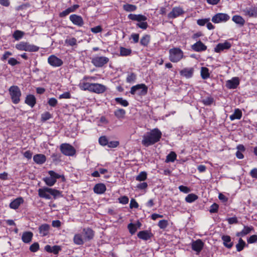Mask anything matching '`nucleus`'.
Listing matches in <instances>:
<instances>
[{"mask_svg":"<svg viewBox=\"0 0 257 257\" xmlns=\"http://www.w3.org/2000/svg\"><path fill=\"white\" fill-rule=\"evenodd\" d=\"M44 249L49 253H53L54 254H57L61 250V248L59 245H54L51 246L50 245H46L44 247Z\"/></svg>","mask_w":257,"mask_h":257,"instance_id":"4be33fe9","label":"nucleus"},{"mask_svg":"<svg viewBox=\"0 0 257 257\" xmlns=\"http://www.w3.org/2000/svg\"><path fill=\"white\" fill-rule=\"evenodd\" d=\"M223 240V244L224 246L228 248H231L233 245V242L231 241V237L227 235H223L221 237Z\"/></svg>","mask_w":257,"mask_h":257,"instance_id":"a878e982","label":"nucleus"},{"mask_svg":"<svg viewBox=\"0 0 257 257\" xmlns=\"http://www.w3.org/2000/svg\"><path fill=\"white\" fill-rule=\"evenodd\" d=\"M58 103L57 100L55 98H49L48 101V103L51 106H55Z\"/></svg>","mask_w":257,"mask_h":257,"instance_id":"e2e57ef3","label":"nucleus"},{"mask_svg":"<svg viewBox=\"0 0 257 257\" xmlns=\"http://www.w3.org/2000/svg\"><path fill=\"white\" fill-rule=\"evenodd\" d=\"M109 61L108 58L105 56H96L92 58L91 62L96 67H102Z\"/></svg>","mask_w":257,"mask_h":257,"instance_id":"9d476101","label":"nucleus"},{"mask_svg":"<svg viewBox=\"0 0 257 257\" xmlns=\"http://www.w3.org/2000/svg\"><path fill=\"white\" fill-rule=\"evenodd\" d=\"M39 196L41 198L46 199H50L51 195H52L54 198L60 196L61 192L60 191L48 187H44L38 190Z\"/></svg>","mask_w":257,"mask_h":257,"instance_id":"f03ea898","label":"nucleus"},{"mask_svg":"<svg viewBox=\"0 0 257 257\" xmlns=\"http://www.w3.org/2000/svg\"><path fill=\"white\" fill-rule=\"evenodd\" d=\"M137 79V75L134 73H130L127 74L126 78V81L127 83L134 82Z\"/></svg>","mask_w":257,"mask_h":257,"instance_id":"de8ad7c7","label":"nucleus"},{"mask_svg":"<svg viewBox=\"0 0 257 257\" xmlns=\"http://www.w3.org/2000/svg\"><path fill=\"white\" fill-rule=\"evenodd\" d=\"M239 84V81L238 77H233L230 80L226 81V86L228 89H235Z\"/></svg>","mask_w":257,"mask_h":257,"instance_id":"6ab92c4d","label":"nucleus"},{"mask_svg":"<svg viewBox=\"0 0 257 257\" xmlns=\"http://www.w3.org/2000/svg\"><path fill=\"white\" fill-rule=\"evenodd\" d=\"M24 202V199L22 197H18L13 201H12L10 204V207L13 209H18L20 205Z\"/></svg>","mask_w":257,"mask_h":257,"instance_id":"b1692460","label":"nucleus"},{"mask_svg":"<svg viewBox=\"0 0 257 257\" xmlns=\"http://www.w3.org/2000/svg\"><path fill=\"white\" fill-rule=\"evenodd\" d=\"M99 143L100 145L105 146L108 144V140L105 136H102L99 138Z\"/></svg>","mask_w":257,"mask_h":257,"instance_id":"6e6d98bb","label":"nucleus"},{"mask_svg":"<svg viewBox=\"0 0 257 257\" xmlns=\"http://www.w3.org/2000/svg\"><path fill=\"white\" fill-rule=\"evenodd\" d=\"M151 41V36L149 35H144L141 39L140 44L144 47H147Z\"/></svg>","mask_w":257,"mask_h":257,"instance_id":"c9c22d12","label":"nucleus"},{"mask_svg":"<svg viewBox=\"0 0 257 257\" xmlns=\"http://www.w3.org/2000/svg\"><path fill=\"white\" fill-rule=\"evenodd\" d=\"M218 209V205L216 203H213L211 206L209 211L210 213L217 212Z\"/></svg>","mask_w":257,"mask_h":257,"instance_id":"774afa93","label":"nucleus"},{"mask_svg":"<svg viewBox=\"0 0 257 257\" xmlns=\"http://www.w3.org/2000/svg\"><path fill=\"white\" fill-rule=\"evenodd\" d=\"M248 243H253L257 241V235H252L247 239Z\"/></svg>","mask_w":257,"mask_h":257,"instance_id":"680f3d73","label":"nucleus"},{"mask_svg":"<svg viewBox=\"0 0 257 257\" xmlns=\"http://www.w3.org/2000/svg\"><path fill=\"white\" fill-rule=\"evenodd\" d=\"M65 43L67 46H74L77 45V40L74 37L67 38L65 40Z\"/></svg>","mask_w":257,"mask_h":257,"instance_id":"79ce46f5","label":"nucleus"},{"mask_svg":"<svg viewBox=\"0 0 257 257\" xmlns=\"http://www.w3.org/2000/svg\"><path fill=\"white\" fill-rule=\"evenodd\" d=\"M132 50L131 49L121 47L120 48V55L121 56H128L131 55Z\"/></svg>","mask_w":257,"mask_h":257,"instance_id":"58836bf2","label":"nucleus"},{"mask_svg":"<svg viewBox=\"0 0 257 257\" xmlns=\"http://www.w3.org/2000/svg\"><path fill=\"white\" fill-rule=\"evenodd\" d=\"M162 135L161 132L158 128H154L144 135L142 144L146 147L153 145L160 141Z\"/></svg>","mask_w":257,"mask_h":257,"instance_id":"f257e3e1","label":"nucleus"},{"mask_svg":"<svg viewBox=\"0 0 257 257\" xmlns=\"http://www.w3.org/2000/svg\"><path fill=\"white\" fill-rule=\"evenodd\" d=\"M231 46V44L226 41L224 43L218 44L214 48V51L216 53H220L224 50L229 49Z\"/></svg>","mask_w":257,"mask_h":257,"instance_id":"f3484780","label":"nucleus"},{"mask_svg":"<svg viewBox=\"0 0 257 257\" xmlns=\"http://www.w3.org/2000/svg\"><path fill=\"white\" fill-rule=\"evenodd\" d=\"M246 245L245 242L241 238L239 239L238 243L236 244V250L241 251Z\"/></svg>","mask_w":257,"mask_h":257,"instance_id":"a19ab883","label":"nucleus"},{"mask_svg":"<svg viewBox=\"0 0 257 257\" xmlns=\"http://www.w3.org/2000/svg\"><path fill=\"white\" fill-rule=\"evenodd\" d=\"M90 30L91 32L96 34L101 32L102 31V29L100 26H97L96 27L91 28Z\"/></svg>","mask_w":257,"mask_h":257,"instance_id":"338daca9","label":"nucleus"},{"mask_svg":"<svg viewBox=\"0 0 257 257\" xmlns=\"http://www.w3.org/2000/svg\"><path fill=\"white\" fill-rule=\"evenodd\" d=\"M106 90V87L100 83H92V87L91 92H93L96 93H102L104 92Z\"/></svg>","mask_w":257,"mask_h":257,"instance_id":"4468645a","label":"nucleus"},{"mask_svg":"<svg viewBox=\"0 0 257 257\" xmlns=\"http://www.w3.org/2000/svg\"><path fill=\"white\" fill-rule=\"evenodd\" d=\"M214 99L211 97H207L202 99V102L205 105H210L213 102Z\"/></svg>","mask_w":257,"mask_h":257,"instance_id":"864d4df0","label":"nucleus"},{"mask_svg":"<svg viewBox=\"0 0 257 257\" xmlns=\"http://www.w3.org/2000/svg\"><path fill=\"white\" fill-rule=\"evenodd\" d=\"M25 35V33L20 30H16L15 31L13 34V37L15 39V40L18 41L22 39Z\"/></svg>","mask_w":257,"mask_h":257,"instance_id":"ea45409f","label":"nucleus"},{"mask_svg":"<svg viewBox=\"0 0 257 257\" xmlns=\"http://www.w3.org/2000/svg\"><path fill=\"white\" fill-rule=\"evenodd\" d=\"M69 19L74 25L79 27H81L84 24L83 19L80 16L75 14L71 15L69 17Z\"/></svg>","mask_w":257,"mask_h":257,"instance_id":"dca6fc26","label":"nucleus"},{"mask_svg":"<svg viewBox=\"0 0 257 257\" xmlns=\"http://www.w3.org/2000/svg\"><path fill=\"white\" fill-rule=\"evenodd\" d=\"M254 230V228L252 226H244L243 229L241 230L244 236L250 233L252 231Z\"/></svg>","mask_w":257,"mask_h":257,"instance_id":"3c124183","label":"nucleus"},{"mask_svg":"<svg viewBox=\"0 0 257 257\" xmlns=\"http://www.w3.org/2000/svg\"><path fill=\"white\" fill-rule=\"evenodd\" d=\"M106 190V187L104 184L102 183H99L96 184L94 188L93 191L94 193L98 194L103 193Z\"/></svg>","mask_w":257,"mask_h":257,"instance_id":"7c9ffc66","label":"nucleus"},{"mask_svg":"<svg viewBox=\"0 0 257 257\" xmlns=\"http://www.w3.org/2000/svg\"><path fill=\"white\" fill-rule=\"evenodd\" d=\"M79 87L81 90H88L91 92L92 83L86 82H81L79 84Z\"/></svg>","mask_w":257,"mask_h":257,"instance_id":"e433bc0d","label":"nucleus"},{"mask_svg":"<svg viewBox=\"0 0 257 257\" xmlns=\"http://www.w3.org/2000/svg\"><path fill=\"white\" fill-rule=\"evenodd\" d=\"M232 20L235 24L238 25L240 27L243 26L245 24V20L241 16L239 15L233 16L232 17Z\"/></svg>","mask_w":257,"mask_h":257,"instance_id":"f704fd0d","label":"nucleus"},{"mask_svg":"<svg viewBox=\"0 0 257 257\" xmlns=\"http://www.w3.org/2000/svg\"><path fill=\"white\" fill-rule=\"evenodd\" d=\"M169 60L173 63L179 62L184 57L183 51L177 47L170 49L169 51Z\"/></svg>","mask_w":257,"mask_h":257,"instance_id":"39448f33","label":"nucleus"},{"mask_svg":"<svg viewBox=\"0 0 257 257\" xmlns=\"http://www.w3.org/2000/svg\"><path fill=\"white\" fill-rule=\"evenodd\" d=\"M84 233V238L86 241H89L92 239L94 236V232L90 228H85L83 229Z\"/></svg>","mask_w":257,"mask_h":257,"instance_id":"393cba45","label":"nucleus"},{"mask_svg":"<svg viewBox=\"0 0 257 257\" xmlns=\"http://www.w3.org/2000/svg\"><path fill=\"white\" fill-rule=\"evenodd\" d=\"M39 249V244L38 242H35L33 243L30 247V250L31 251L35 252L37 251Z\"/></svg>","mask_w":257,"mask_h":257,"instance_id":"4d7b16f0","label":"nucleus"},{"mask_svg":"<svg viewBox=\"0 0 257 257\" xmlns=\"http://www.w3.org/2000/svg\"><path fill=\"white\" fill-rule=\"evenodd\" d=\"M9 91L12 102L14 104L19 103L21 96V91L19 87L17 86L13 85L10 87Z\"/></svg>","mask_w":257,"mask_h":257,"instance_id":"6e6552de","label":"nucleus"},{"mask_svg":"<svg viewBox=\"0 0 257 257\" xmlns=\"http://www.w3.org/2000/svg\"><path fill=\"white\" fill-rule=\"evenodd\" d=\"M33 160L38 164H43L46 162V158L44 155L39 154L33 157Z\"/></svg>","mask_w":257,"mask_h":257,"instance_id":"c756f323","label":"nucleus"},{"mask_svg":"<svg viewBox=\"0 0 257 257\" xmlns=\"http://www.w3.org/2000/svg\"><path fill=\"white\" fill-rule=\"evenodd\" d=\"M201 76L203 79H206L210 76L209 70L206 67H202L201 69Z\"/></svg>","mask_w":257,"mask_h":257,"instance_id":"c03bdc74","label":"nucleus"},{"mask_svg":"<svg viewBox=\"0 0 257 257\" xmlns=\"http://www.w3.org/2000/svg\"><path fill=\"white\" fill-rule=\"evenodd\" d=\"M51 117V114L49 112H46L41 115V119L43 121H46Z\"/></svg>","mask_w":257,"mask_h":257,"instance_id":"052dcab7","label":"nucleus"},{"mask_svg":"<svg viewBox=\"0 0 257 257\" xmlns=\"http://www.w3.org/2000/svg\"><path fill=\"white\" fill-rule=\"evenodd\" d=\"M130 207L131 208H138L139 207V204L135 199H131L130 204Z\"/></svg>","mask_w":257,"mask_h":257,"instance_id":"69168bd1","label":"nucleus"},{"mask_svg":"<svg viewBox=\"0 0 257 257\" xmlns=\"http://www.w3.org/2000/svg\"><path fill=\"white\" fill-rule=\"evenodd\" d=\"M129 201L128 198L126 196H123L118 198L119 203L122 204H126Z\"/></svg>","mask_w":257,"mask_h":257,"instance_id":"13d9d810","label":"nucleus"},{"mask_svg":"<svg viewBox=\"0 0 257 257\" xmlns=\"http://www.w3.org/2000/svg\"><path fill=\"white\" fill-rule=\"evenodd\" d=\"M114 114L117 118H121L124 116V115L125 114V111L123 109L119 108V109H116L114 112Z\"/></svg>","mask_w":257,"mask_h":257,"instance_id":"49530a36","label":"nucleus"},{"mask_svg":"<svg viewBox=\"0 0 257 257\" xmlns=\"http://www.w3.org/2000/svg\"><path fill=\"white\" fill-rule=\"evenodd\" d=\"M79 8L78 5H74L73 6L69 7L63 11L60 14V16L64 17L69 14L70 13L74 12L77 9Z\"/></svg>","mask_w":257,"mask_h":257,"instance_id":"bb28decb","label":"nucleus"},{"mask_svg":"<svg viewBox=\"0 0 257 257\" xmlns=\"http://www.w3.org/2000/svg\"><path fill=\"white\" fill-rule=\"evenodd\" d=\"M230 18V17L226 14L218 13L212 18V21L214 23H219L225 22Z\"/></svg>","mask_w":257,"mask_h":257,"instance_id":"9b49d317","label":"nucleus"},{"mask_svg":"<svg viewBox=\"0 0 257 257\" xmlns=\"http://www.w3.org/2000/svg\"><path fill=\"white\" fill-rule=\"evenodd\" d=\"M158 226L161 229H164L168 225V222L167 220H161L158 222Z\"/></svg>","mask_w":257,"mask_h":257,"instance_id":"5fc2aeb1","label":"nucleus"},{"mask_svg":"<svg viewBox=\"0 0 257 257\" xmlns=\"http://www.w3.org/2000/svg\"><path fill=\"white\" fill-rule=\"evenodd\" d=\"M204 243L201 239H197L193 241L192 243V248L193 250L199 253L202 249Z\"/></svg>","mask_w":257,"mask_h":257,"instance_id":"aec40b11","label":"nucleus"},{"mask_svg":"<svg viewBox=\"0 0 257 257\" xmlns=\"http://www.w3.org/2000/svg\"><path fill=\"white\" fill-rule=\"evenodd\" d=\"M25 102L31 107H33L36 103V99L34 95L29 94L26 96Z\"/></svg>","mask_w":257,"mask_h":257,"instance_id":"c85d7f7f","label":"nucleus"},{"mask_svg":"<svg viewBox=\"0 0 257 257\" xmlns=\"http://www.w3.org/2000/svg\"><path fill=\"white\" fill-rule=\"evenodd\" d=\"M33 236V234L32 232H24L22 235V239L24 242L28 243L31 241Z\"/></svg>","mask_w":257,"mask_h":257,"instance_id":"473e14b6","label":"nucleus"},{"mask_svg":"<svg viewBox=\"0 0 257 257\" xmlns=\"http://www.w3.org/2000/svg\"><path fill=\"white\" fill-rule=\"evenodd\" d=\"M128 18L132 21H136L139 23L137 24V26L143 30H146L148 26L146 22L147 18L143 15L130 14L128 15Z\"/></svg>","mask_w":257,"mask_h":257,"instance_id":"7ed1b4c3","label":"nucleus"},{"mask_svg":"<svg viewBox=\"0 0 257 257\" xmlns=\"http://www.w3.org/2000/svg\"><path fill=\"white\" fill-rule=\"evenodd\" d=\"M73 241L75 244L80 245L83 244L85 240L81 234L77 233L74 236Z\"/></svg>","mask_w":257,"mask_h":257,"instance_id":"2f4dec72","label":"nucleus"},{"mask_svg":"<svg viewBox=\"0 0 257 257\" xmlns=\"http://www.w3.org/2000/svg\"><path fill=\"white\" fill-rule=\"evenodd\" d=\"M48 63L51 66L58 67L63 65V61L54 55H50L48 58Z\"/></svg>","mask_w":257,"mask_h":257,"instance_id":"f8f14e48","label":"nucleus"},{"mask_svg":"<svg viewBox=\"0 0 257 257\" xmlns=\"http://www.w3.org/2000/svg\"><path fill=\"white\" fill-rule=\"evenodd\" d=\"M148 87L145 84H138L132 86L130 91L133 95H137L142 96L146 95L148 93Z\"/></svg>","mask_w":257,"mask_h":257,"instance_id":"0eeeda50","label":"nucleus"},{"mask_svg":"<svg viewBox=\"0 0 257 257\" xmlns=\"http://www.w3.org/2000/svg\"><path fill=\"white\" fill-rule=\"evenodd\" d=\"M50 229V226L48 224H43L39 227V233L42 236L48 234Z\"/></svg>","mask_w":257,"mask_h":257,"instance_id":"cd10ccee","label":"nucleus"},{"mask_svg":"<svg viewBox=\"0 0 257 257\" xmlns=\"http://www.w3.org/2000/svg\"><path fill=\"white\" fill-rule=\"evenodd\" d=\"M179 189L181 192L185 193H188L190 192L191 190L187 186L181 185L179 187Z\"/></svg>","mask_w":257,"mask_h":257,"instance_id":"0e129e2a","label":"nucleus"},{"mask_svg":"<svg viewBox=\"0 0 257 257\" xmlns=\"http://www.w3.org/2000/svg\"><path fill=\"white\" fill-rule=\"evenodd\" d=\"M147 178V174L145 171L141 172L136 177V180L138 181H144L146 180Z\"/></svg>","mask_w":257,"mask_h":257,"instance_id":"09e8293b","label":"nucleus"},{"mask_svg":"<svg viewBox=\"0 0 257 257\" xmlns=\"http://www.w3.org/2000/svg\"><path fill=\"white\" fill-rule=\"evenodd\" d=\"M243 14L250 18L257 17V7H251L242 10Z\"/></svg>","mask_w":257,"mask_h":257,"instance_id":"ddd939ff","label":"nucleus"},{"mask_svg":"<svg viewBox=\"0 0 257 257\" xmlns=\"http://www.w3.org/2000/svg\"><path fill=\"white\" fill-rule=\"evenodd\" d=\"M48 173L49 175V176L44 178L43 181L48 186H53L56 182L57 179L61 178L63 181H64L65 180L64 175L56 173L54 171H49Z\"/></svg>","mask_w":257,"mask_h":257,"instance_id":"20e7f679","label":"nucleus"},{"mask_svg":"<svg viewBox=\"0 0 257 257\" xmlns=\"http://www.w3.org/2000/svg\"><path fill=\"white\" fill-rule=\"evenodd\" d=\"M15 48L19 51H25L31 52H37L39 47L36 45L30 44L29 42L22 41L17 44Z\"/></svg>","mask_w":257,"mask_h":257,"instance_id":"423d86ee","label":"nucleus"},{"mask_svg":"<svg viewBox=\"0 0 257 257\" xmlns=\"http://www.w3.org/2000/svg\"><path fill=\"white\" fill-rule=\"evenodd\" d=\"M131 39L133 40V43H137L139 41V34L137 33H133L131 35Z\"/></svg>","mask_w":257,"mask_h":257,"instance_id":"bf43d9fd","label":"nucleus"},{"mask_svg":"<svg viewBox=\"0 0 257 257\" xmlns=\"http://www.w3.org/2000/svg\"><path fill=\"white\" fill-rule=\"evenodd\" d=\"M115 101L120 104L121 105L124 106V107H126L128 105L129 103L128 102V101L125 100V99H123L121 97H116L115 98Z\"/></svg>","mask_w":257,"mask_h":257,"instance_id":"8fccbe9b","label":"nucleus"},{"mask_svg":"<svg viewBox=\"0 0 257 257\" xmlns=\"http://www.w3.org/2000/svg\"><path fill=\"white\" fill-rule=\"evenodd\" d=\"M177 155L174 152H171L170 154H169L166 157V162H174L176 159Z\"/></svg>","mask_w":257,"mask_h":257,"instance_id":"37998d69","label":"nucleus"},{"mask_svg":"<svg viewBox=\"0 0 257 257\" xmlns=\"http://www.w3.org/2000/svg\"><path fill=\"white\" fill-rule=\"evenodd\" d=\"M127 228L131 234H135L137 230V227L136 226V225L132 223L128 224Z\"/></svg>","mask_w":257,"mask_h":257,"instance_id":"603ef678","label":"nucleus"},{"mask_svg":"<svg viewBox=\"0 0 257 257\" xmlns=\"http://www.w3.org/2000/svg\"><path fill=\"white\" fill-rule=\"evenodd\" d=\"M153 236V234L148 230L141 231L138 233V237L144 240L150 239Z\"/></svg>","mask_w":257,"mask_h":257,"instance_id":"412c9836","label":"nucleus"},{"mask_svg":"<svg viewBox=\"0 0 257 257\" xmlns=\"http://www.w3.org/2000/svg\"><path fill=\"white\" fill-rule=\"evenodd\" d=\"M192 49L197 52L204 51L207 49V46L201 41H198L191 46Z\"/></svg>","mask_w":257,"mask_h":257,"instance_id":"a211bd4d","label":"nucleus"},{"mask_svg":"<svg viewBox=\"0 0 257 257\" xmlns=\"http://www.w3.org/2000/svg\"><path fill=\"white\" fill-rule=\"evenodd\" d=\"M193 72L194 69L193 68H185L180 71V74L186 78H189L193 76Z\"/></svg>","mask_w":257,"mask_h":257,"instance_id":"5701e85b","label":"nucleus"},{"mask_svg":"<svg viewBox=\"0 0 257 257\" xmlns=\"http://www.w3.org/2000/svg\"><path fill=\"white\" fill-rule=\"evenodd\" d=\"M123 9L126 12H132L135 11L137 10V7L135 5L126 4L123 5Z\"/></svg>","mask_w":257,"mask_h":257,"instance_id":"4c0bfd02","label":"nucleus"},{"mask_svg":"<svg viewBox=\"0 0 257 257\" xmlns=\"http://www.w3.org/2000/svg\"><path fill=\"white\" fill-rule=\"evenodd\" d=\"M242 115V111L239 108H235L232 114L230 115L229 118L231 120L234 119H240Z\"/></svg>","mask_w":257,"mask_h":257,"instance_id":"72a5a7b5","label":"nucleus"},{"mask_svg":"<svg viewBox=\"0 0 257 257\" xmlns=\"http://www.w3.org/2000/svg\"><path fill=\"white\" fill-rule=\"evenodd\" d=\"M198 196L195 194H189L185 198V201L188 203H192L198 199Z\"/></svg>","mask_w":257,"mask_h":257,"instance_id":"a18cd8bd","label":"nucleus"},{"mask_svg":"<svg viewBox=\"0 0 257 257\" xmlns=\"http://www.w3.org/2000/svg\"><path fill=\"white\" fill-rule=\"evenodd\" d=\"M60 149L62 153L65 156H72L76 153L74 148L68 144H61L60 146Z\"/></svg>","mask_w":257,"mask_h":257,"instance_id":"1a4fd4ad","label":"nucleus"},{"mask_svg":"<svg viewBox=\"0 0 257 257\" xmlns=\"http://www.w3.org/2000/svg\"><path fill=\"white\" fill-rule=\"evenodd\" d=\"M184 13L183 9L180 7H174L172 11L168 14L169 19H175Z\"/></svg>","mask_w":257,"mask_h":257,"instance_id":"2eb2a0df","label":"nucleus"}]
</instances>
